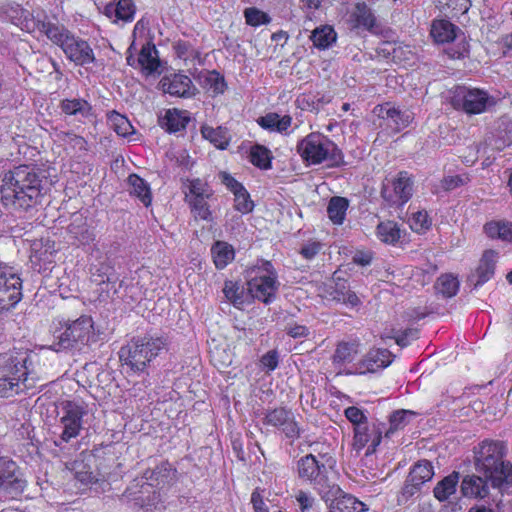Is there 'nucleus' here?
<instances>
[{"label":"nucleus","instance_id":"obj_1","mask_svg":"<svg viewBox=\"0 0 512 512\" xmlns=\"http://www.w3.org/2000/svg\"><path fill=\"white\" fill-rule=\"evenodd\" d=\"M42 169L37 165L21 164L4 173L0 193L4 206L28 212L40 205L46 192Z\"/></svg>","mask_w":512,"mask_h":512},{"label":"nucleus","instance_id":"obj_2","mask_svg":"<svg viewBox=\"0 0 512 512\" xmlns=\"http://www.w3.org/2000/svg\"><path fill=\"white\" fill-rule=\"evenodd\" d=\"M53 342L50 348L55 352H85L99 341L100 332L91 315L81 314L76 319L64 316L54 317L49 325Z\"/></svg>","mask_w":512,"mask_h":512},{"label":"nucleus","instance_id":"obj_3","mask_svg":"<svg viewBox=\"0 0 512 512\" xmlns=\"http://www.w3.org/2000/svg\"><path fill=\"white\" fill-rule=\"evenodd\" d=\"M473 452L476 472L489 480L492 488L501 490L512 486V463L506 460L507 446L503 441L485 439Z\"/></svg>","mask_w":512,"mask_h":512},{"label":"nucleus","instance_id":"obj_4","mask_svg":"<svg viewBox=\"0 0 512 512\" xmlns=\"http://www.w3.org/2000/svg\"><path fill=\"white\" fill-rule=\"evenodd\" d=\"M37 30L54 45L58 46L66 58L76 66H87L96 61L89 42L69 30L65 25L45 18L36 22Z\"/></svg>","mask_w":512,"mask_h":512},{"label":"nucleus","instance_id":"obj_5","mask_svg":"<svg viewBox=\"0 0 512 512\" xmlns=\"http://www.w3.org/2000/svg\"><path fill=\"white\" fill-rule=\"evenodd\" d=\"M169 341L164 335H151L132 337L119 352L122 366L127 367L134 374L143 373L152 361L168 350Z\"/></svg>","mask_w":512,"mask_h":512},{"label":"nucleus","instance_id":"obj_6","mask_svg":"<svg viewBox=\"0 0 512 512\" xmlns=\"http://www.w3.org/2000/svg\"><path fill=\"white\" fill-rule=\"evenodd\" d=\"M296 151L307 166L325 164L327 168L334 169L347 164L342 149L321 132H310L300 139Z\"/></svg>","mask_w":512,"mask_h":512},{"label":"nucleus","instance_id":"obj_7","mask_svg":"<svg viewBox=\"0 0 512 512\" xmlns=\"http://www.w3.org/2000/svg\"><path fill=\"white\" fill-rule=\"evenodd\" d=\"M29 356L25 353L7 354L0 358V397L9 398L32 388Z\"/></svg>","mask_w":512,"mask_h":512},{"label":"nucleus","instance_id":"obj_8","mask_svg":"<svg viewBox=\"0 0 512 512\" xmlns=\"http://www.w3.org/2000/svg\"><path fill=\"white\" fill-rule=\"evenodd\" d=\"M251 278L247 281L250 295L265 304L273 302L276 298L279 282L277 272L269 260H260L251 268Z\"/></svg>","mask_w":512,"mask_h":512},{"label":"nucleus","instance_id":"obj_9","mask_svg":"<svg viewBox=\"0 0 512 512\" xmlns=\"http://www.w3.org/2000/svg\"><path fill=\"white\" fill-rule=\"evenodd\" d=\"M185 202L196 221L213 222V210L210 201L214 200L215 191L208 181L201 178L187 179Z\"/></svg>","mask_w":512,"mask_h":512},{"label":"nucleus","instance_id":"obj_10","mask_svg":"<svg viewBox=\"0 0 512 512\" xmlns=\"http://www.w3.org/2000/svg\"><path fill=\"white\" fill-rule=\"evenodd\" d=\"M335 464L329 453H319L318 456L309 453L297 460L296 473L298 479L313 488L322 487L328 480L327 466Z\"/></svg>","mask_w":512,"mask_h":512},{"label":"nucleus","instance_id":"obj_11","mask_svg":"<svg viewBox=\"0 0 512 512\" xmlns=\"http://www.w3.org/2000/svg\"><path fill=\"white\" fill-rule=\"evenodd\" d=\"M489 99L488 93L483 89L457 85L451 90L450 104L455 110L477 115L486 111Z\"/></svg>","mask_w":512,"mask_h":512},{"label":"nucleus","instance_id":"obj_12","mask_svg":"<svg viewBox=\"0 0 512 512\" xmlns=\"http://www.w3.org/2000/svg\"><path fill=\"white\" fill-rule=\"evenodd\" d=\"M414 180L407 171H400L398 174L383 181L381 197L390 207H403L413 195Z\"/></svg>","mask_w":512,"mask_h":512},{"label":"nucleus","instance_id":"obj_13","mask_svg":"<svg viewBox=\"0 0 512 512\" xmlns=\"http://www.w3.org/2000/svg\"><path fill=\"white\" fill-rule=\"evenodd\" d=\"M22 296L20 275L13 267L0 263V313L13 309Z\"/></svg>","mask_w":512,"mask_h":512},{"label":"nucleus","instance_id":"obj_14","mask_svg":"<svg viewBox=\"0 0 512 512\" xmlns=\"http://www.w3.org/2000/svg\"><path fill=\"white\" fill-rule=\"evenodd\" d=\"M61 409L63 415L60 423L63 431L60 438L68 443L71 439L78 437L82 430L83 417L87 414L86 405L83 401L65 400L61 403Z\"/></svg>","mask_w":512,"mask_h":512},{"label":"nucleus","instance_id":"obj_15","mask_svg":"<svg viewBox=\"0 0 512 512\" xmlns=\"http://www.w3.org/2000/svg\"><path fill=\"white\" fill-rule=\"evenodd\" d=\"M353 433V450L359 453L366 447V456L374 454L382 441L383 432L380 424L367 422L358 427H354Z\"/></svg>","mask_w":512,"mask_h":512},{"label":"nucleus","instance_id":"obj_16","mask_svg":"<svg viewBox=\"0 0 512 512\" xmlns=\"http://www.w3.org/2000/svg\"><path fill=\"white\" fill-rule=\"evenodd\" d=\"M264 424L279 429L291 441L298 439L301 434V429L295 420L294 414L284 407L268 410L264 418Z\"/></svg>","mask_w":512,"mask_h":512},{"label":"nucleus","instance_id":"obj_17","mask_svg":"<svg viewBox=\"0 0 512 512\" xmlns=\"http://www.w3.org/2000/svg\"><path fill=\"white\" fill-rule=\"evenodd\" d=\"M373 113L380 119L386 121V125L395 133L407 128L413 121V113L408 110H401L391 102H384L374 107Z\"/></svg>","mask_w":512,"mask_h":512},{"label":"nucleus","instance_id":"obj_18","mask_svg":"<svg viewBox=\"0 0 512 512\" xmlns=\"http://www.w3.org/2000/svg\"><path fill=\"white\" fill-rule=\"evenodd\" d=\"M393 354L386 348H371L355 365L356 374L375 373L388 367Z\"/></svg>","mask_w":512,"mask_h":512},{"label":"nucleus","instance_id":"obj_19","mask_svg":"<svg viewBox=\"0 0 512 512\" xmlns=\"http://www.w3.org/2000/svg\"><path fill=\"white\" fill-rule=\"evenodd\" d=\"M71 244L77 247L92 244L96 235L88 224V219L81 213H74L71 216L70 223L66 228Z\"/></svg>","mask_w":512,"mask_h":512},{"label":"nucleus","instance_id":"obj_20","mask_svg":"<svg viewBox=\"0 0 512 512\" xmlns=\"http://www.w3.org/2000/svg\"><path fill=\"white\" fill-rule=\"evenodd\" d=\"M119 280L114 268L109 264L102 263L92 273L91 281L96 285V292L99 300L110 298L111 291L117 292L116 283Z\"/></svg>","mask_w":512,"mask_h":512},{"label":"nucleus","instance_id":"obj_21","mask_svg":"<svg viewBox=\"0 0 512 512\" xmlns=\"http://www.w3.org/2000/svg\"><path fill=\"white\" fill-rule=\"evenodd\" d=\"M347 21L352 29H363L371 33L379 27L377 17L365 2H357L354 5Z\"/></svg>","mask_w":512,"mask_h":512},{"label":"nucleus","instance_id":"obj_22","mask_svg":"<svg viewBox=\"0 0 512 512\" xmlns=\"http://www.w3.org/2000/svg\"><path fill=\"white\" fill-rule=\"evenodd\" d=\"M191 121L190 112L179 108L166 109L158 118L159 126L169 134L184 131Z\"/></svg>","mask_w":512,"mask_h":512},{"label":"nucleus","instance_id":"obj_23","mask_svg":"<svg viewBox=\"0 0 512 512\" xmlns=\"http://www.w3.org/2000/svg\"><path fill=\"white\" fill-rule=\"evenodd\" d=\"M367 505L350 493L338 489L328 504V512H365Z\"/></svg>","mask_w":512,"mask_h":512},{"label":"nucleus","instance_id":"obj_24","mask_svg":"<svg viewBox=\"0 0 512 512\" xmlns=\"http://www.w3.org/2000/svg\"><path fill=\"white\" fill-rule=\"evenodd\" d=\"M489 480L482 475H466L463 477L460 490L465 498L469 499H484L489 495Z\"/></svg>","mask_w":512,"mask_h":512},{"label":"nucleus","instance_id":"obj_25","mask_svg":"<svg viewBox=\"0 0 512 512\" xmlns=\"http://www.w3.org/2000/svg\"><path fill=\"white\" fill-rule=\"evenodd\" d=\"M165 93L176 97H190L194 94V85L189 76L176 73L161 80Z\"/></svg>","mask_w":512,"mask_h":512},{"label":"nucleus","instance_id":"obj_26","mask_svg":"<svg viewBox=\"0 0 512 512\" xmlns=\"http://www.w3.org/2000/svg\"><path fill=\"white\" fill-rule=\"evenodd\" d=\"M434 475V467L432 463L428 460H420L413 465L411 468L408 477L405 489L407 492L409 491V486H412L415 489H419L424 483L430 481Z\"/></svg>","mask_w":512,"mask_h":512},{"label":"nucleus","instance_id":"obj_27","mask_svg":"<svg viewBox=\"0 0 512 512\" xmlns=\"http://www.w3.org/2000/svg\"><path fill=\"white\" fill-rule=\"evenodd\" d=\"M497 252L494 250L484 251L477 268L473 274L476 278L474 286L479 287L488 282L495 273Z\"/></svg>","mask_w":512,"mask_h":512},{"label":"nucleus","instance_id":"obj_28","mask_svg":"<svg viewBox=\"0 0 512 512\" xmlns=\"http://www.w3.org/2000/svg\"><path fill=\"white\" fill-rule=\"evenodd\" d=\"M56 140L64 146L67 153L74 156H81L88 152L89 146L87 140L73 131L56 132Z\"/></svg>","mask_w":512,"mask_h":512},{"label":"nucleus","instance_id":"obj_29","mask_svg":"<svg viewBox=\"0 0 512 512\" xmlns=\"http://www.w3.org/2000/svg\"><path fill=\"white\" fill-rule=\"evenodd\" d=\"M57 250L55 241L50 239H41L34 241L31 249V261L38 265H46L54 262Z\"/></svg>","mask_w":512,"mask_h":512},{"label":"nucleus","instance_id":"obj_30","mask_svg":"<svg viewBox=\"0 0 512 512\" xmlns=\"http://www.w3.org/2000/svg\"><path fill=\"white\" fill-rule=\"evenodd\" d=\"M104 13L115 21L132 22L136 14V5L133 0H119L117 3H108Z\"/></svg>","mask_w":512,"mask_h":512},{"label":"nucleus","instance_id":"obj_31","mask_svg":"<svg viewBox=\"0 0 512 512\" xmlns=\"http://www.w3.org/2000/svg\"><path fill=\"white\" fill-rule=\"evenodd\" d=\"M127 183L130 187L129 193L131 196L136 197L145 206L149 207L152 204L153 196L149 183L136 173H132L127 178Z\"/></svg>","mask_w":512,"mask_h":512},{"label":"nucleus","instance_id":"obj_32","mask_svg":"<svg viewBox=\"0 0 512 512\" xmlns=\"http://www.w3.org/2000/svg\"><path fill=\"white\" fill-rule=\"evenodd\" d=\"M210 251L213 263L218 270L226 268L235 259V249L226 241H215Z\"/></svg>","mask_w":512,"mask_h":512},{"label":"nucleus","instance_id":"obj_33","mask_svg":"<svg viewBox=\"0 0 512 512\" xmlns=\"http://www.w3.org/2000/svg\"><path fill=\"white\" fill-rule=\"evenodd\" d=\"M459 28L445 19L432 21L430 35L436 43H449L456 38Z\"/></svg>","mask_w":512,"mask_h":512},{"label":"nucleus","instance_id":"obj_34","mask_svg":"<svg viewBox=\"0 0 512 512\" xmlns=\"http://www.w3.org/2000/svg\"><path fill=\"white\" fill-rule=\"evenodd\" d=\"M483 232L492 240L512 243V222L507 220H491L484 224Z\"/></svg>","mask_w":512,"mask_h":512},{"label":"nucleus","instance_id":"obj_35","mask_svg":"<svg viewBox=\"0 0 512 512\" xmlns=\"http://www.w3.org/2000/svg\"><path fill=\"white\" fill-rule=\"evenodd\" d=\"M158 52L152 42H146L140 49L138 54L137 63L140 68L148 73L155 72L159 66L160 61Z\"/></svg>","mask_w":512,"mask_h":512},{"label":"nucleus","instance_id":"obj_36","mask_svg":"<svg viewBox=\"0 0 512 512\" xmlns=\"http://www.w3.org/2000/svg\"><path fill=\"white\" fill-rule=\"evenodd\" d=\"M249 162L260 170L272 168L274 156L272 151L262 144H254L250 147L248 154Z\"/></svg>","mask_w":512,"mask_h":512},{"label":"nucleus","instance_id":"obj_37","mask_svg":"<svg viewBox=\"0 0 512 512\" xmlns=\"http://www.w3.org/2000/svg\"><path fill=\"white\" fill-rule=\"evenodd\" d=\"M376 236L384 244L396 245L401 239V230L397 222L385 220L376 226Z\"/></svg>","mask_w":512,"mask_h":512},{"label":"nucleus","instance_id":"obj_38","mask_svg":"<svg viewBox=\"0 0 512 512\" xmlns=\"http://www.w3.org/2000/svg\"><path fill=\"white\" fill-rule=\"evenodd\" d=\"M458 483L459 473L453 471L436 484L433 489L434 497L440 502L448 500L450 496L455 494Z\"/></svg>","mask_w":512,"mask_h":512},{"label":"nucleus","instance_id":"obj_39","mask_svg":"<svg viewBox=\"0 0 512 512\" xmlns=\"http://www.w3.org/2000/svg\"><path fill=\"white\" fill-rule=\"evenodd\" d=\"M359 342L354 341H340L337 343L332 362L335 365L351 363L359 352Z\"/></svg>","mask_w":512,"mask_h":512},{"label":"nucleus","instance_id":"obj_40","mask_svg":"<svg viewBox=\"0 0 512 512\" xmlns=\"http://www.w3.org/2000/svg\"><path fill=\"white\" fill-rule=\"evenodd\" d=\"M60 109L65 115L68 116L80 115L87 118L92 115L91 104L82 98L63 99L60 102Z\"/></svg>","mask_w":512,"mask_h":512},{"label":"nucleus","instance_id":"obj_41","mask_svg":"<svg viewBox=\"0 0 512 512\" xmlns=\"http://www.w3.org/2000/svg\"><path fill=\"white\" fill-rule=\"evenodd\" d=\"M310 39L316 48L325 50L336 42L337 33L332 26L322 25L312 31Z\"/></svg>","mask_w":512,"mask_h":512},{"label":"nucleus","instance_id":"obj_42","mask_svg":"<svg viewBox=\"0 0 512 512\" xmlns=\"http://www.w3.org/2000/svg\"><path fill=\"white\" fill-rule=\"evenodd\" d=\"M349 207V201L345 197L334 196L329 200L327 214L335 225L343 224Z\"/></svg>","mask_w":512,"mask_h":512},{"label":"nucleus","instance_id":"obj_43","mask_svg":"<svg viewBox=\"0 0 512 512\" xmlns=\"http://www.w3.org/2000/svg\"><path fill=\"white\" fill-rule=\"evenodd\" d=\"M107 120L118 136L128 138L135 133V129L129 119L115 110L107 113Z\"/></svg>","mask_w":512,"mask_h":512},{"label":"nucleus","instance_id":"obj_44","mask_svg":"<svg viewBox=\"0 0 512 512\" xmlns=\"http://www.w3.org/2000/svg\"><path fill=\"white\" fill-rule=\"evenodd\" d=\"M333 298L350 307H357L361 304L360 298L357 294L350 290L347 280L338 279L335 283Z\"/></svg>","mask_w":512,"mask_h":512},{"label":"nucleus","instance_id":"obj_45","mask_svg":"<svg viewBox=\"0 0 512 512\" xmlns=\"http://www.w3.org/2000/svg\"><path fill=\"white\" fill-rule=\"evenodd\" d=\"M434 287L444 298H452L458 293L460 282L457 276L446 273L438 277Z\"/></svg>","mask_w":512,"mask_h":512},{"label":"nucleus","instance_id":"obj_46","mask_svg":"<svg viewBox=\"0 0 512 512\" xmlns=\"http://www.w3.org/2000/svg\"><path fill=\"white\" fill-rule=\"evenodd\" d=\"M445 54L452 60H461L469 57L470 44L464 33L456 35L452 43L444 49Z\"/></svg>","mask_w":512,"mask_h":512},{"label":"nucleus","instance_id":"obj_47","mask_svg":"<svg viewBox=\"0 0 512 512\" xmlns=\"http://www.w3.org/2000/svg\"><path fill=\"white\" fill-rule=\"evenodd\" d=\"M201 134L204 139L208 140L217 149L224 150L229 145L227 132L222 127L213 128L207 125L201 127Z\"/></svg>","mask_w":512,"mask_h":512},{"label":"nucleus","instance_id":"obj_48","mask_svg":"<svg viewBox=\"0 0 512 512\" xmlns=\"http://www.w3.org/2000/svg\"><path fill=\"white\" fill-rule=\"evenodd\" d=\"M441 10L452 19H459L465 15L470 7L471 0H439Z\"/></svg>","mask_w":512,"mask_h":512},{"label":"nucleus","instance_id":"obj_49","mask_svg":"<svg viewBox=\"0 0 512 512\" xmlns=\"http://www.w3.org/2000/svg\"><path fill=\"white\" fill-rule=\"evenodd\" d=\"M222 291L227 301L233 306L238 308L244 304V288L238 281L225 280Z\"/></svg>","mask_w":512,"mask_h":512},{"label":"nucleus","instance_id":"obj_50","mask_svg":"<svg viewBox=\"0 0 512 512\" xmlns=\"http://www.w3.org/2000/svg\"><path fill=\"white\" fill-rule=\"evenodd\" d=\"M173 50L178 58L185 62L199 61L201 58V52L196 49L189 41L178 40L173 44Z\"/></svg>","mask_w":512,"mask_h":512},{"label":"nucleus","instance_id":"obj_51","mask_svg":"<svg viewBox=\"0 0 512 512\" xmlns=\"http://www.w3.org/2000/svg\"><path fill=\"white\" fill-rule=\"evenodd\" d=\"M204 87L214 96H217L225 92L227 89V83L224 76L220 72L217 70H212L209 71L204 78Z\"/></svg>","mask_w":512,"mask_h":512},{"label":"nucleus","instance_id":"obj_52","mask_svg":"<svg viewBox=\"0 0 512 512\" xmlns=\"http://www.w3.org/2000/svg\"><path fill=\"white\" fill-rule=\"evenodd\" d=\"M408 223L412 231L425 234L432 226V219L426 210H419L411 214Z\"/></svg>","mask_w":512,"mask_h":512},{"label":"nucleus","instance_id":"obj_53","mask_svg":"<svg viewBox=\"0 0 512 512\" xmlns=\"http://www.w3.org/2000/svg\"><path fill=\"white\" fill-rule=\"evenodd\" d=\"M415 415L410 410H396L389 416V428L386 431V436H390L398 430L404 429L409 421L410 417Z\"/></svg>","mask_w":512,"mask_h":512},{"label":"nucleus","instance_id":"obj_54","mask_svg":"<svg viewBox=\"0 0 512 512\" xmlns=\"http://www.w3.org/2000/svg\"><path fill=\"white\" fill-rule=\"evenodd\" d=\"M244 18L246 24L252 27L267 25L271 22V17L268 15V13L256 7L246 8L244 10Z\"/></svg>","mask_w":512,"mask_h":512},{"label":"nucleus","instance_id":"obj_55","mask_svg":"<svg viewBox=\"0 0 512 512\" xmlns=\"http://www.w3.org/2000/svg\"><path fill=\"white\" fill-rule=\"evenodd\" d=\"M254 207V201L251 199L250 193L247 189L234 195L233 208L237 212L246 215L251 213L254 210Z\"/></svg>","mask_w":512,"mask_h":512},{"label":"nucleus","instance_id":"obj_56","mask_svg":"<svg viewBox=\"0 0 512 512\" xmlns=\"http://www.w3.org/2000/svg\"><path fill=\"white\" fill-rule=\"evenodd\" d=\"M471 181L469 173L448 175L441 180V187L445 191H452L456 188L467 185Z\"/></svg>","mask_w":512,"mask_h":512},{"label":"nucleus","instance_id":"obj_57","mask_svg":"<svg viewBox=\"0 0 512 512\" xmlns=\"http://www.w3.org/2000/svg\"><path fill=\"white\" fill-rule=\"evenodd\" d=\"M297 103L298 106L302 110L307 111H318L321 104L323 103L321 99L318 97V95H315L311 92L309 93H302L297 97Z\"/></svg>","mask_w":512,"mask_h":512},{"label":"nucleus","instance_id":"obj_58","mask_svg":"<svg viewBox=\"0 0 512 512\" xmlns=\"http://www.w3.org/2000/svg\"><path fill=\"white\" fill-rule=\"evenodd\" d=\"M219 179L221 180V183L227 188V190H229L233 195H236L246 189L241 182H239L235 177L226 171H221L219 173Z\"/></svg>","mask_w":512,"mask_h":512},{"label":"nucleus","instance_id":"obj_59","mask_svg":"<svg viewBox=\"0 0 512 512\" xmlns=\"http://www.w3.org/2000/svg\"><path fill=\"white\" fill-rule=\"evenodd\" d=\"M344 415L353 424V428L369 422L364 411L356 406L347 407Z\"/></svg>","mask_w":512,"mask_h":512},{"label":"nucleus","instance_id":"obj_60","mask_svg":"<svg viewBox=\"0 0 512 512\" xmlns=\"http://www.w3.org/2000/svg\"><path fill=\"white\" fill-rule=\"evenodd\" d=\"M260 364L267 374L274 371L279 365V353L276 349L269 350L260 358Z\"/></svg>","mask_w":512,"mask_h":512},{"label":"nucleus","instance_id":"obj_61","mask_svg":"<svg viewBox=\"0 0 512 512\" xmlns=\"http://www.w3.org/2000/svg\"><path fill=\"white\" fill-rule=\"evenodd\" d=\"M170 471H171V464L168 461H164V462H161L159 465H157L154 469H147L144 472L143 477L147 481H154L157 484H159L160 483V475H162V473H166L168 475L170 473Z\"/></svg>","mask_w":512,"mask_h":512},{"label":"nucleus","instance_id":"obj_62","mask_svg":"<svg viewBox=\"0 0 512 512\" xmlns=\"http://www.w3.org/2000/svg\"><path fill=\"white\" fill-rule=\"evenodd\" d=\"M323 245L319 241H309L299 250V254L306 260H312L321 251Z\"/></svg>","mask_w":512,"mask_h":512},{"label":"nucleus","instance_id":"obj_63","mask_svg":"<svg viewBox=\"0 0 512 512\" xmlns=\"http://www.w3.org/2000/svg\"><path fill=\"white\" fill-rule=\"evenodd\" d=\"M295 499L301 512H309L315 502L314 497L304 490H299L295 495Z\"/></svg>","mask_w":512,"mask_h":512},{"label":"nucleus","instance_id":"obj_64","mask_svg":"<svg viewBox=\"0 0 512 512\" xmlns=\"http://www.w3.org/2000/svg\"><path fill=\"white\" fill-rule=\"evenodd\" d=\"M374 259V253L372 251L357 250L352 256V263L361 267L371 265Z\"/></svg>","mask_w":512,"mask_h":512}]
</instances>
